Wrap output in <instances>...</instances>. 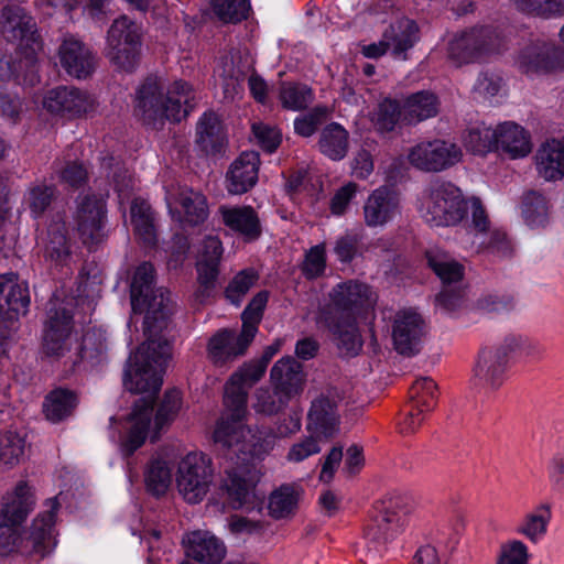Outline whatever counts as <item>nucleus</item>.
Returning a JSON list of instances; mask_svg holds the SVG:
<instances>
[{
  "label": "nucleus",
  "mask_w": 564,
  "mask_h": 564,
  "mask_svg": "<svg viewBox=\"0 0 564 564\" xmlns=\"http://www.w3.org/2000/svg\"><path fill=\"white\" fill-rule=\"evenodd\" d=\"M170 357L169 340H150L129 358L123 384L129 391L144 395L134 403L131 413L122 423L120 451L124 455H131L139 449L149 435L156 438L172 424L181 410L182 395L177 390L167 391L155 412L153 408Z\"/></svg>",
  "instance_id": "f257e3e1"
},
{
  "label": "nucleus",
  "mask_w": 564,
  "mask_h": 564,
  "mask_svg": "<svg viewBox=\"0 0 564 564\" xmlns=\"http://www.w3.org/2000/svg\"><path fill=\"white\" fill-rule=\"evenodd\" d=\"M419 212L431 226H455L470 212L469 227L474 231L473 243L498 254L508 253L507 236L499 229H490L487 214L478 198L464 199L458 187L451 183L431 184L421 195Z\"/></svg>",
  "instance_id": "f03ea898"
},
{
  "label": "nucleus",
  "mask_w": 564,
  "mask_h": 564,
  "mask_svg": "<svg viewBox=\"0 0 564 564\" xmlns=\"http://www.w3.org/2000/svg\"><path fill=\"white\" fill-rule=\"evenodd\" d=\"M0 30L8 42L18 45V58L12 64L0 62V78L14 77L20 84L34 86L39 82L36 56L42 45L33 19L20 6L9 4L2 10Z\"/></svg>",
  "instance_id": "7ed1b4c3"
},
{
  "label": "nucleus",
  "mask_w": 564,
  "mask_h": 564,
  "mask_svg": "<svg viewBox=\"0 0 564 564\" xmlns=\"http://www.w3.org/2000/svg\"><path fill=\"white\" fill-rule=\"evenodd\" d=\"M193 87L184 80H175L164 87L158 78H147L135 99V115L144 123L160 128L165 121L180 122L195 106Z\"/></svg>",
  "instance_id": "20e7f679"
},
{
  "label": "nucleus",
  "mask_w": 564,
  "mask_h": 564,
  "mask_svg": "<svg viewBox=\"0 0 564 564\" xmlns=\"http://www.w3.org/2000/svg\"><path fill=\"white\" fill-rule=\"evenodd\" d=\"M154 268L144 262L140 264L131 282V306L134 313H145L144 333L150 340H166L160 333L166 328L167 318L172 312L170 293L163 288H154Z\"/></svg>",
  "instance_id": "39448f33"
},
{
  "label": "nucleus",
  "mask_w": 564,
  "mask_h": 564,
  "mask_svg": "<svg viewBox=\"0 0 564 564\" xmlns=\"http://www.w3.org/2000/svg\"><path fill=\"white\" fill-rule=\"evenodd\" d=\"M243 417H234L232 412L224 411L218 420L213 437L215 443L231 449L236 454H243L242 460L248 458H263L275 446L280 438L272 427H258L252 430L243 424Z\"/></svg>",
  "instance_id": "423d86ee"
},
{
  "label": "nucleus",
  "mask_w": 564,
  "mask_h": 564,
  "mask_svg": "<svg viewBox=\"0 0 564 564\" xmlns=\"http://www.w3.org/2000/svg\"><path fill=\"white\" fill-rule=\"evenodd\" d=\"M142 26L127 15L116 19L106 36L105 55L120 70L132 72L140 58Z\"/></svg>",
  "instance_id": "0eeeda50"
},
{
  "label": "nucleus",
  "mask_w": 564,
  "mask_h": 564,
  "mask_svg": "<svg viewBox=\"0 0 564 564\" xmlns=\"http://www.w3.org/2000/svg\"><path fill=\"white\" fill-rule=\"evenodd\" d=\"M178 494L188 503L204 500L214 484L212 458L200 452H188L180 458L175 474Z\"/></svg>",
  "instance_id": "6e6552de"
},
{
  "label": "nucleus",
  "mask_w": 564,
  "mask_h": 564,
  "mask_svg": "<svg viewBox=\"0 0 564 564\" xmlns=\"http://www.w3.org/2000/svg\"><path fill=\"white\" fill-rule=\"evenodd\" d=\"M505 48V41L490 26L475 28L456 36L449 45V56L458 64L480 61Z\"/></svg>",
  "instance_id": "1a4fd4ad"
},
{
  "label": "nucleus",
  "mask_w": 564,
  "mask_h": 564,
  "mask_svg": "<svg viewBox=\"0 0 564 564\" xmlns=\"http://www.w3.org/2000/svg\"><path fill=\"white\" fill-rule=\"evenodd\" d=\"M223 252V245L217 236H206L197 247L194 297L198 303L206 302L216 291Z\"/></svg>",
  "instance_id": "9d476101"
},
{
  "label": "nucleus",
  "mask_w": 564,
  "mask_h": 564,
  "mask_svg": "<svg viewBox=\"0 0 564 564\" xmlns=\"http://www.w3.org/2000/svg\"><path fill=\"white\" fill-rule=\"evenodd\" d=\"M74 341L73 315L68 304L54 296L48 303L43 335V350L52 357H63Z\"/></svg>",
  "instance_id": "9b49d317"
},
{
  "label": "nucleus",
  "mask_w": 564,
  "mask_h": 564,
  "mask_svg": "<svg viewBox=\"0 0 564 564\" xmlns=\"http://www.w3.org/2000/svg\"><path fill=\"white\" fill-rule=\"evenodd\" d=\"M410 508L401 499L382 501L365 529L366 539L376 547L392 541L406 525Z\"/></svg>",
  "instance_id": "f8f14e48"
},
{
  "label": "nucleus",
  "mask_w": 564,
  "mask_h": 564,
  "mask_svg": "<svg viewBox=\"0 0 564 564\" xmlns=\"http://www.w3.org/2000/svg\"><path fill=\"white\" fill-rule=\"evenodd\" d=\"M462 158V149L456 143L441 139L419 142L408 153L409 162L426 172L446 170L457 164Z\"/></svg>",
  "instance_id": "ddd939ff"
},
{
  "label": "nucleus",
  "mask_w": 564,
  "mask_h": 564,
  "mask_svg": "<svg viewBox=\"0 0 564 564\" xmlns=\"http://www.w3.org/2000/svg\"><path fill=\"white\" fill-rule=\"evenodd\" d=\"M265 370L267 367L254 359L234 372L225 387V411L232 412L238 420L243 417L247 414L248 390L263 377Z\"/></svg>",
  "instance_id": "4468645a"
},
{
  "label": "nucleus",
  "mask_w": 564,
  "mask_h": 564,
  "mask_svg": "<svg viewBox=\"0 0 564 564\" xmlns=\"http://www.w3.org/2000/svg\"><path fill=\"white\" fill-rule=\"evenodd\" d=\"M75 223L84 245L93 247L104 241L107 236L104 196L94 194L80 196L77 203Z\"/></svg>",
  "instance_id": "2eb2a0df"
},
{
  "label": "nucleus",
  "mask_w": 564,
  "mask_h": 564,
  "mask_svg": "<svg viewBox=\"0 0 564 564\" xmlns=\"http://www.w3.org/2000/svg\"><path fill=\"white\" fill-rule=\"evenodd\" d=\"M560 48L551 41L531 40L518 52L514 63L524 74H547L560 67Z\"/></svg>",
  "instance_id": "dca6fc26"
},
{
  "label": "nucleus",
  "mask_w": 564,
  "mask_h": 564,
  "mask_svg": "<svg viewBox=\"0 0 564 564\" xmlns=\"http://www.w3.org/2000/svg\"><path fill=\"white\" fill-rule=\"evenodd\" d=\"M416 24L410 19H401L384 31L377 43L362 45L361 53L368 58H378L387 52L394 57H402L416 41Z\"/></svg>",
  "instance_id": "f3484780"
},
{
  "label": "nucleus",
  "mask_w": 564,
  "mask_h": 564,
  "mask_svg": "<svg viewBox=\"0 0 564 564\" xmlns=\"http://www.w3.org/2000/svg\"><path fill=\"white\" fill-rule=\"evenodd\" d=\"M329 299L338 311L355 317L373 308L377 294L368 284L349 280L333 288Z\"/></svg>",
  "instance_id": "a211bd4d"
},
{
  "label": "nucleus",
  "mask_w": 564,
  "mask_h": 564,
  "mask_svg": "<svg viewBox=\"0 0 564 564\" xmlns=\"http://www.w3.org/2000/svg\"><path fill=\"white\" fill-rule=\"evenodd\" d=\"M400 213L399 195L386 186L372 191L362 206L364 221L370 228L384 227Z\"/></svg>",
  "instance_id": "6ab92c4d"
},
{
  "label": "nucleus",
  "mask_w": 564,
  "mask_h": 564,
  "mask_svg": "<svg viewBox=\"0 0 564 564\" xmlns=\"http://www.w3.org/2000/svg\"><path fill=\"white\" fill-rule=\"evenodd\" d=\"M166 203L172 217L188 226H197L208 216L205 196L191 188L184 187L177 193H167Z\"/></svg>",
  "instance_id": "aec40b11"
},
{
  "label": "nucleus",
  "mask_w": 564,
  "mask_h": 564,
  "mask_svg": "<svg viewBox=\"0 0 564 564\" xmlns=\"http://www.w3.org/2000/svg\"><path fill=\"white\" fill-rule=\"evenodd\" d=\"M42 104L51 113L80 116L94 109L95 99L74 87H57L44 96Z\"/></svg>",
  "instance_id": "412c9836"
},
{
  "label": "nucleus",
  "mask_w": 564,
  "mask_h": 564,
  "mask_svg": "<svg viewBox=\"0 0 564 564\" xmlns=\"http://www.w3.org/2000/svg\"><path fill=\"white\" fill-rule=\"evenodd\" d=\"M57 55L62 67L75 78H86L95 69L96 59L93 52L74 35L63 37Z\"/></svg>",
  "instance_id": "4be33fe9"
},
{
  "label": "nucleus",
  "mask_w": 564,
  "mask_h": 564,
  "mask_svg": "<svg viewBox=\"0 0 564 564\" xmlns=\"http://www.w3.org/2000/svg\"><path fill=\"white\" fill-rule=\"evenodd\" d=\"M254 337L241 329L239 334L231 329H221L210 337L207 356L216 366H224L242 356Z\"/></svg>",
  "instance_id": "5701e85b"
},
{
  "label": "nucleus",
  "mask_w": 564,
  "mask_h": 564,
  "mask_svg": "<svg viewBox=\"0 0 564 564\" xmlns=\"http://www.w3.org/2000/svg\"><path fill=\"white\" fill-rule=\"evenodd\" d=\"M424 335V321L413 310H402L395 314L392 338L395 349L403 355H412L419 350Z\"/></svg>",
  "instance_id": "b1692460"
},
{
  "label": "nucleus",
  "mask_w": 564,
  "mask_h": 564,
  "mask_svg": "<svg viewBox=\"0 0 564 564\" xmlns=\"http://www.w3.org/2000/svg\"><path fill=\"white\" fill-rule=\"evenodd\" d=\"M339 414L334 399L321 395L313 400L307 414V431L325 442L339 432Z\"/></svg>",
  "instance_id": "393cba45"
},
{
  "label": "nucleus",
  "mask_w": 564,
  "mask_h": 564,
  "mask_svg": "<svg viewBox=\"0 0 564 564\" xmlns=\"http://www.w3.org/2000/svg\"><path fill=\"white\" fill-rule=\"evenodd\" d=\"M30 305L28 285L20 282L14 273L0 275V315L14 319L25 315Z\"/></svg>",
  "instance_id": "a878e982"
},
{
  "label": "nucleus",
  "mask_w": 564,
  "mask_h": 564,
  "mask_svg": "<svg viewBox=\"0 0 564 564\" xmlns=\"http://www.w3.org/2000/svg\"><path fill=\"white\" fill-rule=\"evenodd\" d=\"M270 380L275 394H282L286 400L299 395L304 388L302 366L292 357L279 359L270 371Z\"/></svg>",
  "instance_id": "bb28decb"
},
{
  "label": "nucleus",
  "mask_w": 564,
  "mask_h": 564,
  "mask_svg": "<svg viewBox=\"0 0 564 564\" xmlns=\"http://www.w3.org/2000/svg\"><path fill=\"white\" fill-rule=\"evenodd\" d=\"M185 554L202 563L216 564L226 553L224 544L210 532L196 530L183 538Z\"/></svg>",
  "instance_id": "cd10ccee"
},
{
  "label": "nucleus",
  "mask_w": 564,
  "mask_h": 564,
  "mask_svg": "<svg viewBox=\"0 0 564 564\" xmlns=\"http://www.w3.org/2000/svg\"><path fill=\"white\" fill-rule=\"evenodd\" d=\"M259 154L243 152L230 165L227 172V189L230 194L239 195L252 188L258 181Z\"/></svg>",
  "instance_id": "c85d7f7f"
},
{
  "label": "nucleus",
  "mask_w": 564,
  "mask_h": 564,
  "mask_svg": "<svg viewBox=\"0 0 564 564\" xmlns=\"http://www.w3.org/2000/svg\"><path fill=\"white\" fill-rule=\"evenodd\" d=\"M257 481V473L248 464H242L226 470L224 486L228 492L232 508L238 509L249 502Z\"/></svg>",
  "instance_id": "c756f323"
},
{
  "label": "nucleus",
  "mask_w": 564,
  "mask_h": 564,
  "mask_svg": "<svg viewBox=\"0 0 564 564\" xmlns=\"http://www.w3.org/2000/svg\"><path fill=\"white\" fill-rule=\"evenodd\" d=\"M496 132V150L502 151L510 159H521L531 152L530 135L518 123L512 121L499 123Z\"/></svg>",
  "instance_id": "7c9ffc66"
},
{
  "label": "nucleus",
  "mask_w": 564,
  "mask_h": 564,
  "mask_svg": "<svg viewBox=\"0 0 564 564\" xmlns=\"http://www.w3.org/2000/svg\"><path fill=\"white\" fill-rule=\"evenodd\" d=\"M219 214L226 227L242 236L245 240L252 241L260 237L261 224L252 207L220 206Z\"/></svg>",
  "instance_id": "2f4dec72"
},
{
  "label": "nucleus",
  "mask_w": 564,
  "mask_h": 564,
  "mask_svg": "<svg viewBox=\"0 0 564 564\" xmlns=\"http://www.w3.org/2000/svg\"><path fill=\"white\" fill-rule=\"evenodd\" d=\"M46 506L47 509L36 517L30 531L32 550L42 555L48 553L56 544L54 524L58 502L56 499H50Z\"/></svg>",
  "instance_id": "473e14b6"
},
{
  "label": "nucleus",
  "mask_w": 564,
  "mask_h": 564,
  "mask_svg": "<svg viewBox=\"0 0 564 564\" xmlns=\"http://www.w3.org/2000/svg\"><path fill=\"white\" fill-rule=\"evenodd\" d=\"M536 170L546 181L561 180L564 176V138L547 140L535 155Z\"/></svg>",
  "instance_id": "72a5a7b5"
},
{
  "label": "nucleus",
  "mask_w": 564,
  "mask_h": 564,
  "mask_svg": "<svg viewBox=\"0 0 564 564\" xmlns=\"http://www.w3.org/2000/svg\"><path fill=\"white\" fill-rule=\"evenodd\" d=\"M402 107L403 123L416 124L438 113L440 100L435 94L422 90L405 97Z\"/></svg>",
  "instance_id": "f704fd0d"
},
{
  "label": "nucleus",
  "mask_w": 564,
  "mask_h": 564,
  "mask_svg": "<svg viewBox=\"0 0 564 564\" xmlns=\"http://www.w3.org/2000/svg\"><path fill=\"white\" fill-rule=\"evenodd\" d=\"M33 505L31 487L26 482L20 481L14 490L4 497L0 509V519L19 525L24 521Z\"/></svg>",
  "instance_id": "c9c22d12"
},
{
  "label": "nucleus",
  "mask_w": 564,
  "mask_h": 564,
  "mask_svg": "<svg viewBox=\"0 0 564 564\" xmlns=\"http://www.w3.org/2000/svg\"><path fill=\"white\" fill-rule=\"evenodd\" d=\"M507 365L500 355L482 350L474 370L477 383L486 389H498L505 381Z\"/></svg>",
  "instance_id": "e433bc0d"
},
{
  "label": "nucleus",
  "mask_w": 564,
  "mask_h": 564,
  "mask_svg": "<svg viewBox=\"0 0 564 564\" xmlns=\"http://www.w3.org/2000/svg\"><path fill=\"white\" fill-rule=\"evenodd\" d=\"M225 135L218 116L214 112H205L196 127V143L207 154L220 151Z\"/></svg>",
  "instance_id": "4c0bfd02"
},
{
  "label": "nucleus",
  "mask_w": 564,
  "mask_h": 564,
  "mask_svg": "<svg viewBox=\"0 0 564 564\" xmlns=\"http://www.w3.org/2000/svg\"><path fill=\"white\" fill-rule=\"evenodd\" d=\"M130 223L134 234L147 245L156 239L155 217L151 206L144 200L135 198L130 207Z\"/></svg>",
  "instance_id": "58836bf2"
},
{
  "label": "nucleus",
  "mask_w": 564,
  "mask_h": 564,
  "mask_svg": "<svg viewBox=\"0 0 564 564\" xmlns=\"http://www.w3.org/2000/svg\"><path fill=\"white\" fill-rule=\"evenodd\" d=\"M39 245L43 248L46 258L56 262L64 260L68 256L65 223L62 220L51 223L46 231L40 235Z\"/></svg>",
  "instance_id": "ea45409f"
},
{
  "label": "nucleus",
  "mask_w": 564,
  "mask_h": 564,
  "mask_svg": "<svg viewBox=\"0 0 564 564\" xmlns=\"http://www.w3.org/2000/svg\"><path fill=\"white\" fill-rule=\"evenodd\" d=\"M321 322H324L336 337L341 351L351 356L359 352L362 347V340L355 321L349 318L348 321L334 323L328 317H321Z\"/></svg>",
  "instance_id": "a19ab883"
},
{
  "label": "nucleus",
  "mask_w": 564,
  "mask_h": 564,
  "mask_svg": "<svg viewBox=\"0 0 564 564\" xmlns=\"http://www.w3.org/2000/svg\"><path fill=\"white\" fill-rule=\"evenodd\" d=\"M300 489L293 485H282L269 497L268 509L271 517L283 519L292 516L299 503Z\"/></svg>",
  "instance_id": "79ce46f5"
},
{
  "label": "nucleus",
  "mask_w": 564,
  "mask_h": 564,
  "mask_svg": "<svg viewBox=\"0 0 564 564\" xmlns=\"http://www.w3.org/2000/svg\"><path fill=\"white\" fill-rule=\"evenodd\" d=\"M319 149L332 160H341L348 150V132L338 123L326 126L319 139Z\"/></svg>",
  "instance_id": "37998d69"
},
{
  "label": "nucleus",
  "mask_w": 564,
  "mask_h": 564,
  "mask_svg": "<svg viewBox=\"0 0 564 564\" xmlns=\"http://www.w3.org/2000/svg\"><path fill=\"white\" fill-rule=\"evenodd\" d=\"M314 100V93L305 84L283 82L279 89V101L282 108L291 111L305 109Z\"/></svg>",
  "instance_id": "c03bdc74"
},
{
  "label": "nucleus",
  "mask_w": 564,
  "mask_h": 564,
  "mask_svg": "<svg viewBox=\"0 0 564 564\" xmlns=\"http://www.w3.org/2000/svg\"><path fill=\"white\" fill-rule=\"evenodd\" d=\"M76 404L77 397L74 392L56 389L45 398L43 409L47 420L59 422L72 414Z\"/></svg>",
  "instance_id": "a18cd8bd"
},
{
  "label": "nucleus",
  "mask_w": 564,
  "mask_h": 564,
  "mask_svg": "<svg viewBox=\"0 0 564 564\" xmlns=\"http://www.w3.org/2000/svg\"><path fill=\"white\" fill-rule=\"evenodd\" d=\"M427 261L432 270L444 283V286H451L463 279L464 267L449 254L431 251L427 252Z\"/></svg>",
  "instance_id": "49530a36"
},
{
  "label": "nucleus",
  "mask_w": 564,
  "mask_h": 564,
  "mask_svg": "<svg viewBox=\"0 0 564 564\" xmlns=\"http://www.w3.org/2000/svg\"><path fill=\"white\" fill-rule=\"evenodd\" d=\"M25 449L23 436L13 431L0 434V470L11 469L17 466Z\"/></svg>",
  "instance_id": "de8ad7c7"
},
{
  "label": "nucleus",
  "mask_w": 564,
  "mask_h": 564,
  "mask_svg": "<svg viewBox=\"0 0 564 564\" xmlns=\"http://www.w3.org/2000/svg\"><path fill=\"white\" fill-rule=\"evenodd\" d=\"M375 128L380 132H390L403 122V107L397 100L386 98L370 116Z\"/></svg>",
  "instance_id": "09e8293b"
},
{
  "label": "nucleus",
  "mask_w": 564,
  "mask_h": 564,
  "mask_svg": "<svg viewBox=\"0 0 564 564\" xmlns=\"http://www.w3.org/2000/svg\"><path fill=\"white\" fill-rule=\"evenodd\" d=\"M496 128L479 123L468 129L464 135V144L476 154H486L496 150Z\"/></svg>",
  "instance_id": "8fccbe9b"
},
{
  "label": "nucleus",
  "mask_w": 564,
  "mask_h": 564,
  "mask_svg": "<svg viewBox=\"0 0 564 564\" xmlns=\"http://www.w3.org/2000/svg\"><path fill=\"white\" fill-rule=\"evenodd\" d=\"M102 167L108 171V177L110 176V172H112V183L115 191L118 194L120 204H123L124 200L129 199L135 187L134 178L120 164V162L116 161L112 156L102 160Z\"/></svg>",
  "instance_id": "3c124183"
},
{
  "label": "nucleus",
  "mask_w": 564,
  "mask_h": 564,
  "mask_svg": "<svg viewBox=\"0 0 564 564\" xmlns=\"http://www.w3.org/2000/svg\"><path fill=\"white\" fill-rule=\"evenodd\" d=\"M550 519L551 512L549 507L541 505L523 518L518 528V532L527 536L530 541L536 542L546 533Z\"/></svg>",
  "instance_id": "603ef678"
},
{
  "label": "nucleus",
  "mask_w": 564,
  "mask_h": 564,
  "mask_svg": "<svg viewBox=\"0 0 564 564\" xmlns=\"http://www.w3.org/2000/svg\"><path fill=\"white\" fill-rule=\"evenodd\" d=\"M259 280V275L253 269H245L239 271L229 281L225 289V297L231 304L239 306L247 293Z\"/></svg>",
  "instance_id": "864d4df0"
},
{
  "label": "nucleus",
  "mask_w": 564,
  "mask_h": 564,
  "mask_svg": "<svg viewBox=\"0 0 564 564\" xmlns=\"http://www.w3.org/2000/svg\"><path fill=\"white\" fill-rule=\"evenodd\" d=\"M172 482V471L166 460L153 458L145 470V484L154 495H163Z\"/></svg>",
  "instance_id": "5fc2aeb1"
},
{
  "label": "nucleus",
  "mask_w": 564,
  "mask_h": 564,
  "mask_svg": "<svg viewBox=\"0 0 564 564\" xmlns=\"http://www.w3.org/2000/svg\"><path fill=\"white\" fill-rule=\"evenodd\" d=\"M410 405L431 412L436 404V383L431 378H421L410 388Z\"/></svg>",
  "instance_id": "6e6d98bb"
},
{
  "label": "nucleus",
  "mask_w": 564,
  "mask_h": 564,
  "mask_svg": "<svg viewBox=\"0 0 564 564\" xmlns=\"http://www.w3.org/2000/svg\"><path fill=\"white\" fill-rule=\"evenodd\" d=\"M522 213L529 226H544L549 215V206L545 197L535 192L527 194L522 202Z\"/></svg>",
  "instance_id": "4d7b16f0"
},
{
  "label": "nucleus",
  "mask_w": 564,
  "mask_h": 564,
  "mask_svg": "<svg viewBox=\"0 0 564 564\" xmlns=\"http://www.w3.org/2000/svg\"><path fill=\"white\" fill-rule=\"evenodd\" d=\"M269 300L268 291L258 292L249 302L241 314L242 328L247 335L256 337L258 325L261 322L263 311Z\"/></svg>",
  "instance_id": "13d9d810"
},
{
  "label": "nucleus",
  "mask_w": 564,
  "mask_h": 564,
  "mask_svg": "<svg viewBox=\"0 0 564 564\" xmlns=\"http://www.w3.org/2000/svg\"><path fill=\"white\" fill-rule=\"evenodd\" d=\"M215 15L226 23H237L248 17L249 0H212Z\"/></svg>",
  "instance_id": "bf43d9fd"
},
{
  "label": "nucleus",
  "mask_w": 564,
  "mask_h": 564,
  "mask_svg": "<svg viewBox=\"0 0 564 564\" xmlns=\"http://www.w3.org/2000/svg\"><path fill=\"white\" fill-rule=\"evenodd\" d=\"M514 7L530 15L551 18L564 14V0H511Z\"/></svg>",
  "instance_id": "052dcab7"
},
{
  "label": "nucleus",
  "mask_w": 564,
  "mask_h": 564,
  "mask_svg": "<svg viewBox=\"0 0 564 564\" xmlns=\"http://www.w3.org/2000/svg\"><path fill=\"white\" fill-rule=\"evenodd\" d=\"M256 402L253 409L256 412L264 415H273L282 410L290 400H286L282 394H275L269 389L260 388L254 393Z\"/></svg>",
  "instance_id": "680f3d73"
},
{
  "label": "nucleus",
  "mask_w": 564,
  "mask_h": 564,
  "mask_svg": "<svg viewBox=\"0 0 564 564\" xmlns=\"http://www.w3.org/2000/svg\"><path fill=\"white\" fill-rule=\"evenodd\" d=\"M54 198V188L44 184L32 186L26 195L25 203L34 217L42 215Z\"/></svg>",
  "instance_id": "e2e57ef3"
},
{
  "label": "nucleus",
  "mask_w": 564,
  "mask_h": 564,
  "mask_svg": "<svg viewBox=\"0 0 564 564\" xmlns=\"http://www.w3.org/2000/svg\"><path fill=\"white\" fill-rule=\"evenodd\" d=\"M329 109L326 106H317L307 115L296 118L294 121L295 132L302 137H311L317 127L327 118Z\"/></svg>",
  "instance_id": "0e129e2a"
},
{
  "label": "nucleus",
  "mask_w": 564,
  "mask_h": 564,
  "mask_svg": "<svg viewBox=\"0 0 564 564\" xmlns=\"http://www.w3.org/2000/svg\"><path fill=\"white\" fill-rule=\"evenodd\" d=\"M321 442H325L324 438L316 437L311 433L310 436L300 440L290 447L286 454L288 462L300 463L318 454L322 449L319 445Z\"/></svg>",
  "instance_id": "69168bd1"
},
{
  "label": "nucleus",
  "mask_w": 564,
  "mask_h": 564,
  "mask_svg": "<svg viewBox=\"0 0 564 564\" xmlns=\"http://www.w3.org/2000/svg\"><path fill=\"white\" fill-rule=\"evenodd\" d=\"M502 87L503 79L499 74L482 72L479 74L473 90L479 98L489 99L497 96Z\"/></svg>",
  "instance_id": "338daca9"
},
{
  "label": "nucleus",
  "mask_w": 564,
  "mask_h": 564,
  "mask_svg": "<svg viewBox=\"0 0 564 564\" xmlns=\"http://www.w3.org/2000/svg\"><path fill=\"white\" fill-rule=\"evenodd\" d=\"M359 186L354 182H348L340 186L330 199V212L335 216H343L347 213L350 203L355 199Z\"/></svg>",
  "instance_id": "774afa93"
}]
</instances>
